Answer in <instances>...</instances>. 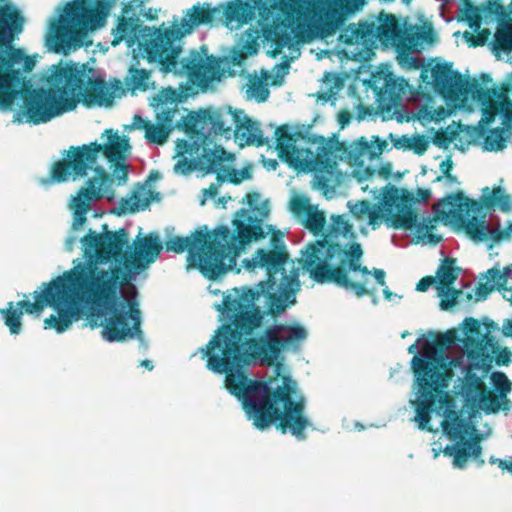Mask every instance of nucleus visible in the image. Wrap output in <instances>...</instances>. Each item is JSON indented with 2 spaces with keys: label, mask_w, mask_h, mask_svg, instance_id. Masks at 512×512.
I'll use <instances>...</instances> for the list:
<instances>
[{
  "label": "nucleus",
  "mask_w": 512,
  "mask_h": 512,
  "mask_svg": "<svg viewBox=\"0 0 512 512\" xmlns=\"http://www.w3.org/2000/svg\"><path fill=\"white\" fill-rule=\"evenodd\" d=\"M176 110L171 108H161L157 112L156 122L160 123L164 127H167L168 131H172L173 122L175 118Z\"/></svg>",
  "instance_id": "47"
},
{
  "label": "nucleus",
  "mask_w": 512,
  "mask_h": 512,
  "mask_svg": "<svg viewBox=\"0 0 512 512\" xmlns=\"http://www.w3.org/2000/svg\"><path fill=\"white\" fill-rule=\"evenodd\" d=\"M417 196L418 197L415 198L412 193H403L401 202L396 205L397 215L389 224L394 228L405 229H410L416 226V231L419 236L424 237L428 234V231L433 228V226L417 224V215L414 213L412 206L416 202L422 204L426 203L429 200L431 193L427 189H418Z\"/></svg>",
  "instance_id": "24"
},
{
  "label": "nucleus",
  "mask_w": 512,
  "mask_h": 512,
  "mask_svg": "<svg viewBox=\"0 0 512 512\" xmlns=\"http://www.w3.org/2000/svg\"><path fill=\"white\" fill-rule=\"evenodd\" d=\"M434 220L445 223H461L467 234L477 242L501 239L499 227H492L476 203H464L462 193L447 196L433 205Z\"/></svg>",
  "instance_id": "13"
},
{
  "label": "nucleus",
  "mask_w": 512,
  "mask_h": 512,
  "mask_svg": "<svg viewBox=\"0 0 512 512\" xmlns=\"http://www.w3.org/2000/svg\"><path fill=\"white\" fill-rule=\"evenodd\" d=\"M177 158L178 160L174 165V170L176 173L185 174L193 169L192 162L188 160L185 156Z\"/></svg>",
  "instance_id": "52"
},
{
  "label": "nucleus",
  "mask_w": 512,
  "mask_h": 512,
  "mask_svg": "<svg viewBox=\"0 0 512 512\" xmlns=\"http://www.w3.org/2000/svg\"><path fill=\"white\" fill-rule=\"evenodd\" d=\"M339 237L354 239V233L352 226L343 216L334 215L324 233V239L308 246L303 253L304 267L311 278L319 283H336L357 296L375 290L369 286L371 275L384 287L386 282L383 270L374 269L370 272L367 267L361 265V245L334 243Z\"/></svg>",
  "instance_id": "5"
},
{
  "label": "nucleus",
  "mask_w": 512,
  "mask_h": 512,
  "mask_svg": "<svg viewBox=\"0 0 512 512\" xmlns=\"http://www.w3.org/2000/svg\"><path fill=\"white\" fill-rule=\"evenodd\" d=\"M379 139L376 138V142ZM382 153V144L368 142L366 139L361 138L353 142L347 152L350 163L354 166L352 175L362 182L370 179L375 174V169H372L369 162L375 159Z\"/></svg>",
  "instance_id": "23"
},
{
  "label": "nucleus",
  "mask_w": 512,
  "mask_h": 512,
  "mask_svg": "<svg viewBox=\"0 0 512 512\" xmlns=\"http://www.w3.org/2000/svg\"><path fill=\"white\" fill-rule=\"evenodd\" d=\"M141 365L150 370L153 369V365H152L151 361H149V360L142 361Z\"/></svg>",
  "instance_id": "64"
},
{
  "label": "nucleus",
  "mask_w": 512,
  "mask_h": 512,
  "mask_svg": "<svg viewBox=\"0 0 512 512\" xmlns=\"http://www.w3.org/2000/svg\"><path fill=\"white\" fill-rule=\"evenodd\" d=\"M235 160L232 153L227 152L221 146H215L213 149H204L202 163L206 165L209 172L217 173L220 176Z\"/></svg>",
  "instance_id": "30"
},
{
  "label": "nucleus",
  "mask_w": 512,
  "mask_h": 512,
  "mask_svg": "<svg viewBox=\"0 0 512 512\" xmlns=\"http://www.w3.org/2000/svg\"><path fill=\"white\" fill-rule=\"evenodd\" d=\"M289 64L287 61L276 65L273 69L274 75L270 74V85H281L284 77L288 74Z\"/></svg>",
  "instance_id": "48"
},
{
  "label": "nucleus",
  "mask_w": 512,
  "mask_h": 512,
  "mask_svg": "<svg viewBox=\"0 0 512 512\" xmlns=\"http://www.w3.org/2000/svg\"><path fill=\"white\" fill-rule=\"evenodd\" d=\"M238 111L230 107L199 110L188 115L185 126L196 136L194 144H204L212 135L230 139L237 123Z\"/></svg>",
  "instance_id": "15"
},
{
  "label": "nucleus",
  "mask_w": 512,
  "mask_h": 512,
  "mask_svg": "<svg viewBox=\"0 0 512 512\" xmlns=\"http://www.w3.org/2000/svg\"><path fill=\"white\" fill-rule=\"evenodd\" d=\"M454 369H458L462 374H465V381H464V384H463V394L465 395L466 399L468 401H476L477 400V397H479V395L484 392V390H486V386H485V383L483 382V380L475 375V374H470L469 372L473 369V368H469L465 371H463L460 367H451V376L449 377V381L451 380L452 376H453V370Z\"/></svg>",
  "instance_id": "35"
},
{
  "label": "nucleus",
  "mask_w": 512,
  "mask_h": 512,
  "mask_svg": "<svg viewBox=\"0 0 512 512\" xmlns=\"http://www.w3.org/2000/svg\"><path fill=\"white\" fill-rule=\"evenodd\" d=\"M431 77L434 89L447 99H456L465 90L461 74L452 69V64H435L431 68Z\"/></svg>",
  "instance_id": "25"
},
{
  "label": "nucleus",
  "mask_w": 512,
  "mask_h": 512,
  "mask_svg": "<svg viewBox=\"0 0 512 512\" xmlns=\"http://www.w3.org/2000/svg\"><path fill=\"white\" fill-rule=\"evenodd\" d=\"M351 115L349 112H340L338 114V121L342 127L347 125L350 122Z\"/></svg>",
  "instance_id": "60"
},
{
  "label": "nucleus",
  "mask_w": 512,
  "mask_h": 512,
  "mask_svg": "<svg viewBox=\"0 0 512 512\" xmlns=\"http://www.w3.org/2000/svg\"><path fill=\"white\" fill-rule=\"evenodd\" d=\"M495 40L502 49L512 50V24L501 26L496 32Z\"/></svg>",
  "instance_id": "46"
},
{
  "label": "nucleus",
  "mask_w": 512,
  "mask_h": 512,
  "mask_svg": "<svg viewBox=\"0 0 512 512\" xmlns=\"http://www.w3.org/2000/svg\"><path fill=\"white\" fill-rule=\"evenodd\" d=\"M217 11L209 3L198 2L184 11L183 16L164 32L158 29L149 30L143 35L144 50L149 60L166 65L168 70L175 69L181 52V47L176 42L190 35L199 26L211 24Z\"/></svg>",
  "instance_id": "11"
},
{
  "label": "nucleus",
  "mask_w": 512,
  "mask_h": 512,
  "mask_svg": "<svg viewBox=\"0 0 512 512\" xmlns=\"http://www.w3.org/2000/svg\"><path fill=\"white\" fill-rule=\"evenodd\" d=\"M112 34L114 36V40L112 41L113 46L118 45L122 41H126L128 46L132 47L137 38V27L132 21L122 18L116 28L112 30Z\"/></svg>",
  "instance_id": "37"
},
{
  "label": "nucleus",
  "mask_w": 512,
  "mask_h": 512,
  "mask_svg": "<svg viewBox=\"0 0 512 512\" xmlns=\"http://www.w3.org/2000/svg\"><path fill=\"white\" fill-rule=\"evenodd\" d=\"M209 345H210V342L207 344V346H206V350H205V349H202V352H205V356H207V357H208L207 362L209 361V358H210L214 353H216V352H218V351H219V348H218V347L212 348V347H209ZM207 367H209V366L207 365ZM208 369H209V370H211L210 368H208Z\"/></svg>",
  "instance_id": "61"
},
{
  "label": "nucleus",
  "mask_w": 512,
  "mask_h": 512,
  "mask_svg": "<svg viewBox=\"0 0 512 512\" xmlns=\"http://www.w3.org/2000/svg\"><path fill=\"white\" fill-rule=\"evenodd\" d=\"M479 331L481 334L488 335V337L493 340L494 345H493V352L490 353V361H493V355L495 354V362L497 365H508L511 362L512 353L507 348H503V349L497 351L498 350L497 341L490 335V331L488 330L487 327H483L480 324ZM491 366H492V362H490L489 367H483L482 369L489 370L491 368Z\"/></svg>",
  "instance_id": "41"
},
{
  "label": "nucleus",
  "mask_w": 512,
  "mask_h": 512,
  "mask_svg": "<svg viewBox=\"0 0 512 512\" xmlns=\"http://www.w3.org/2000/svg\"><path fill=\"white\" fill-rule=\"evenodd\" d=\"M502 334L506 337H512V319L504 320L502 324Z\"/></svg>",
  "instance_id": "58"
},
{
  "label": "nucleus",
  "mask_w": 512,
  "mask_h": 512,
  "mask_svg": "<svg viewBox=\"0 0 512 512\" xmlns=\"http://www.w3.org/2000/svg\"><path fill=\"white\" fill-rule=\"evenodd\" d=\"M437 182H444L447 186H454L458 184V180L455 176H453L451 173L445 176H438L436 178Z\"/></svg>",
  "instance_id": "57"
},
{
  "label": "nucleus",
  "mask_w": 512,
  "mask_h": 512,
  "mask_svg": "<svg viewBox=\"0 0 512 512\" xmlns=\"http://www.w3.org/2000/svg\"><path fill=\"white\" fill-rule=\"evenodd\" d=\"M436 286L449 287L456 280L454 269L448 261H444L436 273Z\"/></svg>",
  "instance_id": "43"
},
{
  "label": "nucleus",
  "mask_w": 512,
  "mask_h": 512,
  "mask_svg": "<svg viewBox=\"0 0 512 512\" xmlns=\"http://www.w3.org/2000/svg\"><path fill=\"white\" fill-rule=\"evenodd\" d=\"M383 294H384L385 298L388 300H390L392 297V293L389 291V289L387 287H385L383 289Z\"/></svg>",
  "instance_id": "63"
},
{
  "label": "nucleus",
  "mask_w": 512,
  "mask_h": 512,
  "mask_svg": "<svg viewBox=\"0 0 512 512\" xmlns=\"http://www.w3.org/2000/svg\"><path fill=\"white\" fill-rule=\"evenodd\" d=\"M462 346L466 348L464 354L449 359L448 366L438 365L437 350L434 345L426 342L421 353L411 360V367L415 375L416 404L414 421L419 428L424 429L429 423L430 411L435 401L440 409L450 407V396L446 391L449 386L451 367H460L463 371L469 368H483L490 366V353L492 344L486 337L470 336L463 340Z\"/></svg>",
  "instance_id": "6"
},
{
  "label": "nucleus",
  "mask_w": 512,
  "mask_h": 512,
  "mask_svg": "<svg viewBox=\"0 0 512 512\" xmlns=\"http://www.w3.org/2000/svg\"><path fill=\"white\" fill-rule=\"evenodd\" d=\"M153 199L151 184L147 181L137 186L131 195L122 201L121 208L123 212L134 213L146 209Z\"/></svg>",
  "instance_id": "31"
},
{
  "label": "nucleus",
  "mask_w": 512,
  "mask_h": 512,
  "mask_svg": "<svg viewBox=\"0 0 512 512\" xmlns=\"http://www.w3.org/2000/svg\"><path fill=\"white\" fill-rule=\"evenodd\" d=\"M70 88L76 94L77 105L82 102L86 106H109L120 91V87L108 84L100 77H96L76 67H67L65 73Z\"/></svg>",
  "instance_id": "16"
},
{
  "label": "nucleus",
  "mask_w": 512,
  "mask_h": 512,
  "mask_svg": "<svg viewBox=\"0 0 512 512\" xmlns=\"http://www.w3.org/2000/svg\"><path fill=\"white\" fill-rule=\"evenodd\" d=\"M290 210L300 216L305 215V227L308 228L314 235H319L324 230L326 222L325 215L318 207L312 205L307 197L295 196L291 199Z\"/></svg>",
  "instance_id": "28"
},
{
  "label": "nucleus",
  "mask_w": 512,
  "mask_h": 512,
  "mask_svg": "<svg viewBox=\"0 0 512 512\" xmlns=\"http://www.w3.org/2000/svg\"><path fill=\"white\" fill-rule=\"evenodd\" d=\"M134 129H141L145 132L148 143L163 144L166 142L170 131L160 123L144 120L140 115H135L132 122Z\"/></svg>",
  "instance_id": "33"
},
{
  "label": "nucleus",
  "mask_w": 512,
  "mask_h": 512,
  "mask_svg": "<svg viewBox=\"0 0 512 512\" xmlns=\"http://www.w3.org/2000/svg\"><path fill=\"white\" fill-rule=\"evenodd\" d=\"M232 136L240 146L255 145L260 147L268 144V138L264 137L260 124L242 110L238 111L237 123Z\"/></svg>",
  "instance_id": "27"
},
{
  "label": "nucleus",
  "mask_w": 512,
  "mask_h": 512,
  "mask_svg": "<svg viewBox=\"0 0 512 512\" xmlns=\"http://www.w3.org/2000/svg\"><path fill=\"white\" fill-rule=\"evenodd\" d=\"M299 287L298 273L295 270H292L289 275H283L278 294L270 295V310L273 313L280 314L290 304H294L295 294Z\"/></svg>",
  "instance_id": "29"
},
{
  "label": "nucleus",
  "mask_w": 512,
  "mask_h": 512,
  "mask_svg": "<svg viewBox=\"0 0 512 512\" xmlns=\"http://www.w3.org/2000/svg\"><path fill=\"white\" fill-rule=\"evenodd\" d=\"M109 7L100 0H71L57 19L49 22L45 36L47 46L55 52L67 53L84 44L88 32L103 27Z\"/></svg>",
  "instance_id": "10"
},
{
  "label": "nucleus",
  "mask_w": 512,
  "mask_h": 512,
  "mask_svg": "<svg viewBox=\"0 0 512 512\" xmlns=\"http://www.w3.org/2000/svg\"><path fill=\"white\" fill-rule=\"evenodd\" d=\"M300 135L292 133L287 125L275 131V145L279 156L300 172H314V186L325 196L333 194L344 180L337 169V143L322 136L312 140L311 147L300 146Z\"/></svg>",
  "instance_id": "7"
},
{
  "label": "nucleus",
  "mask_w": 512,
  "mask_h": 512,
  "mask_svg": "<svg viewBox=\"0 0 512 512\" xmlns=\"http://www.w3.org/2000/svg\"><path fill=\"white\" fill-rule=\"evenodd\" d=\"M444 413L445 419L441 423L443 432L449 438L460 441L446 446L443 453L453 458L452 463L455 468L462 469L466 466L469 457L476 460L480 458L482 448L474 440L462 442L465 436L471 434V430H474V428L464 423L454 412L449 411V408H445Z\"/></svg>",
  "instance_id": "19"
},
{
  "label": "nucleus",
  "mask_w": 512,
  "mask_h": 512,
  "mask_svg": "<svg viewBox=\"0 0 512 512\" xmlns=\"http://www.w3.org/2000/svg\"><path fill=\"white\" fill-rule=\"evenodd\" d=\"M482 100V117L479 120L478 128L483 136V146L488 151L502 150L511 136L508 128H496L485 132L498 113L501 114L503 124L512 125V101L509 100L508 88L501 87L499 90L491 89L486 93L478 91Z\"/></svg>",
  "instance_id": "14"
},
{
  "label": "nucleus",
  "mask_w": 512,
  "mask_h": 512,
  "mask_svg": "<svg viewBox=\"0 0 512 512\" xmlns=\"http://www.w3.org/2000/svg\"><path fill=\"white\" fill-rule=\"evenodd\" d=\"M84 253L91 258L77 263L63 275L34 291V302L19 301L2 309L5 325L11 334L21 331L23 310L37 317L44 307L54 308L57 315L44 320L45 329L58 333L66 331L74 321L80 319L83 304L98 308L103 321L102 338L107 342H120L141 334L140 310L137 289L129 285L123 289L127 279L134 280L153 262L162 250L155 234L138 236L133 247L128 246V234L118 232L96 234L89 232L81 239Z\"/></svg>",
  "instance_id": "1"
},
{
  "label": "nucleus",
  "mask_w": 512,
  "mask_h": 512,
  "mask_svg": "<svg viewBox=\"0 0 512 512\" xmlns=\"http://www.w3.org/2000/svg\"><path fill=\"white\" fill-rule=\"evenodd\" d=\"M499 468L512 474V457L499 460Z\"/></svg>",
  "instance_id": "59"
},
{
  "label": "nucleus",
  "mask_w": 512,
  "mask_h": 512,
  "mask_svg": "<svg viewBox=\"0 0 512 512\" xmlns=\"http://www.w3.org/2000/svg\"><path fill=\"white\" fill-rule=\"evenodd\" d=\"M452 167H453V161L450 157H447L445 160H443L440 163V167H439V169L441 171L440 176H445V175L450 174Z\"/></svg>",
  "instance_id": "55"
},
{
  "label": "nucleus",
  "mask_w": 512,
  "mask_h": 512,
  "mask_svg": "<svg viewBox=\"0 0 512 512\" xmlns=\"http://www.w3.org/2000/svg\"><path fill=\"white\" fill-rule=\"evenodd\" d=\"M331 85L328 90L329 97L336 94L341 89V82L339 77L334 73H326L323 78V86Z\"/></svg>",
  "instance_id": "49"
},
{
  "label": "nucleus",
  "mask_w": 512,
  "mask_h": 512,
  "mask_svg": "<svg viewBox=\"0 0 512 512\" xmlns=\"http://www.w3.org/2000/svg\"><path fill=\"white\" fill-rule=\"evenodd\" d=\"M222 181H228L230 183L239 184L242 181L249 180L252 178L250 167H244L241 169H226L221 175Z\"/></svg>",
  "instance_id": "45"
},
{
  "label": "nucleus",
  "mask_w": 512,
  "mask_h": 512,
  "mask_svg": "<svg viewBox=\"0 0 512 512\" xmlns=\"http://www.w3.org/2000/svg\"><path fill=\"white\" fill-rule=\"evenodd\" d=\"M126 84L132 91H146L150 86V72L145 69L131 68L126 79Z\"/></svg>",
  "instance_id": "40"
},
{
  "label": "nucleus",
  "mask_w": 512,
  "mask_h": 512,
  "mask_svg": "<svg viewBox=\"0 0 512 512\" xmlns=\"http://www.w3.org/2000/svg\"><path fill=\"white\" fill-rule=\"evenodd\" d=\"M25 18L17 6L10 0H2V106L7 102L5 90L23 86L21 73L31 72L35 66V58L28 56L24 49L15 48L13 42L24 30Z\"/></svg>",
  "instance_id": "12"
},
{
  "label": "nucleus",
  "mask_w": 512,
  "mask_h": 512,
  "mask_svg": "<svg viewBox=\"0 0 512 512\" xmlns=\"http://www.w3.org/2000/svg\"><path fill=\"white\" fill-rule=\"evenodd\" d=\"M474 402L486 413H495L500 409L506 410L509 408V402L500 399L499 395H495L487 390H484Z\"/></svg>",
  "instance_id": "39"
},
{
  "label": "nucleus",
  "mask_w": 512,
  "mask_h": 512,
  "mask_svg": "<svg viewBox=\"0 0 512 512\" xmlns=\"http://www.w3.org/2000/svg\"><path fill=\"white\" fill-rule=\"evenodd\" d=\"M482 280L474 292L473 297L476 301L486 299L490 292L497 289L504 299L512 303V285H509L512 280V265L502 270L496 267L489 269Z\"/></svg>",
  "instance_id": "26"
},
{
  "label": "nucleus",
  "mask_w": 512,
  "mask_h": 512,
  "mask_svg": "<svg viewBox=\"0 0 512 512\" xmlns=\"http://www.w3.org/2000/svg\"><path fill=\"white\" fill-rule=\"evenodd\" d=\"M106 138L102 144L91 142L88 145L71 147L63 161L57 162L51 171V178L44 183L65 182L76 180L87 174L97 162L100 152L114 164V174L119 179H125L128 171V158L131 146L125 136L107 129L102 134Z\"/></svg>",
  "instance_id": "9"
},
{
  "label": "nucleus",
  "mask_w": 512,
  "mask_h": 512,
  "mask_svg": "<svg viewBox=\"0 0 512 512\" xmlns=\"http://www.w3.org/2000/svg\"><path fill=\"white\" fill-rule=\"evenodd\" d=\"M482 200L484 204L497 206L502 211H509L512 208L511 199L501 186L495 187L493 190L485 188L483 190Z\"/></svg>",
  "instance_id": "38"
},
{
  "label": "nucleus",
  "mask_w": 512,
  "mask_h": 512,
  "mask_svg": "<svg viewBox=\"0 0 512 512\" xmlns=\"http://www.w3.org/2000/svg\"><path fill=\"white\" fill-rule=\"evenodd\" d=\"M107 176L103 168L96 169V177L89 179L86 187L73 197L70 209L73 212V228L79 229L86 221V214L93 203L105 196Z\"/></svg>",
  "instance_id": "22"
},
{
  "label": "nucleus",
  "mask_w": 512,
  "mask_h": 512,
  "mask_svg": "<svg viewBox=\"0 0 512 512\" xmlns=\"http://www.w3.org/2000/svg\"><path fill=\"white\" fill-rule=\"evenodd\" d=\"M412 135H403L395 142V146L398 148L410 149Z\"/></svg>",
  "instance_id": "56"
},
{
  "label": "nucleus",
  "mask_w": 512,
  "mask_h": 512,
  "mask_svg": "<svg viewBox=\"0 0 512 512\" xmlns=\"http://www.w3.org/2000/svg\"><path fill=\"white\" fill-rule=\"evenodd\" d=\"M429 146V141L421 135H412L410 150L417 154H423Z\"/></svg>",
  "instance_id": "50"
},
{
  "label": "nucleus",
  "mask_w": 512,
  "mask_h": 512,
  "mask_svg": "<svg viewBox=\"0 0 512 512\" xmlns=\"http://www.w3.org/2000/svg\"><path fill=\"white\" fill-rule=\"evenodd\" d=\"M75 243V238H69L66 240V247L68 250H72L73 249V245Z\"/></svg>",
  "instance_id": "62"
},
{
  "label": "nucleus",
  "mask_w": 512,
  "mask_h": 512,
  "mask_svg": "<svg viewBox=\"0 0 512 512\" xmlns=\"http://www.w3.org/2000/svg\"><path fill=\"white\" fill-rule=\"evenodd\" d=\"M222 183H223L222 179L220 178V176H218V179H217L216 183H212L209 186V188L203 189L202 190V199L200 201V205L203 206V205H205L207 200L215 198L216 195L218 194V189H219V187L221 186Z\"/></svg>",
  "instance_id": "51"
},
{
  "label": "nucleus",
  "mask_w": 512,
  "mask_h": 512,
  "mask_svg": "<svg viewBox=\"0 0 512 512\" xmlns=\"http://www.w3.org/2000/svg\"><path fill=\"white\" fill-rule=\"evenodd\" d=\"M288 260L286 245L283 235L280 232L274 233L269 246L259 248L251 258L243 260V267L249 272H256L259 269L266 270L269 276L284 269Z\"/></svg>",
  "instance_id": "21"
},
{
  "label": "nucleus",
  "mask_w": 512,
  "mask_h": 512,
  "mask_svg": "<svg viewBox=\"0 0 512 512\" xmlns=\"http://www.w3.org/2000/svg\"><path fill=\"white\" fill-rule=\"evenodd\" d=\"M490 379L493 387L500 396V399H504L506 402H509L507 396L512 390V382L508 379L506 374L500 371H495L491 373Z\"/></svg>",
  "instance_id": "42"
},
{
  "label": "nucleus",
  "mask_w": 512,
  "mask_h": 512,
  "mask_svg": "<svg viewBox=\"0 0 512 512\" xmlns=\"http://www.w3.org/2000/svg\"><path fill=\"white\" fill-rule=\"evenodd\" d=\"M480 323L473 319V318H467L463 321V335L462 337H457L456 331L449 330L445 333L438 334L433 341H429L427 339L419 338L415 344H412L408 348L409 353H416L414 355L418 356L423 346L426 342L434 345L435 349L437 350V358H438V365H448V361L451 358L458 357L462 354H464V348L462 346V342L465 339H468L470 336H478L480 337H486L487 340L494 345L493 340L488 337L486 334H481L479 331ZM493 350L491 351V353Z\"/></svg>",
  "instance_id": "18"
},
{
  "label": "nucleus",
  "mask_w": 512,
  "mask_h": 512,
  "mask_svg": "<svg viewBox=\"0 0 512 512\" xmlns=\"http://www.w3.org/2000/svg\"><path fill=\"white\" fill-rule=\"evenodd\" d=\"M350 212L352 215L360 220L365 221L368 225L375 229L382 223L383 220V209L379 205H373L372 207L366 201H360L353 205H350Z\"/></svg>",
  "instance_id": "34"
},
{
  "label": "nucleus",
  "mask_w": 512,
  "mask_h": 512,
  "mask_svg": "<svg viewBox=\"0 0 512 512\" xmlns=\"http://www.w3.org/2000/svg\"><path fill=\"white\" fill-rule=\"evenodd\" d=\"M364 0H235L225 8L227 23H248L256 11L271 19V34L277 49L288 48L289 57L300 55V45L316 38L334 35L349 14Z\"/></svg>",
  "instance_id": "3"
},
{
  "label": "nucleus",
  "mask_w": 512,
  "mask_h": 512,
  "mask_svg": "<svg viewBox=\"0 0 512 512\" xmlns=\"http://www.w3.org/2000/svg\"><path fill=\"white\" fill-rule=\"evenodd\" d=\"M346 42L365 47L374 45L377 41L383 45L399 47L403 40V31L398 26L393 15H386L377 23H358L350 25L343 35Z\"/></svg>",
  "instance_id": "17"
},
{
  "label": "nucleus",
  "mask_w": 512,
  "mask_h": 512,
  "mask_svg": "<svg viewBox=\"0 0 512 512\" xmlns=\"http://www.w3.org/2000/svg\"><path fill=\"white\" fill-rule=\"evenodd\" d=\"M166 72L181 73L200 87H208L221 76L220 62L213 56H208L200 52H191L187 57L177 60L176 68L168 70L166 65H162Z\"/></svg>",
  "instance_id": "20"
},
{
  "label": "nucleus",
  "mask_w": 512,
  "mask_h": 512,
  "mask_svg": "<svg viewBox=\"0 0 512 512\" xmlns=\"http://www.w3.org/2000/svg\"><path fill=\"white\" fill-rule=\"evenodd\" d=\"M248 209H241L233 220V232L220 226L211 232L196 231L190 236L174 237L166 242L167 251H188V268H198L202 274L215 279L237 266V258L245 246L262 235L261 222L268 216L267 201L259 193L245 196Z\"/></svg>",
  "instance_id": "4"
},
{
  "label": "nucleus",
  "mask_w": 512,
  "mask_h": 512,
  "mask_svg": "<svg viewBox=\"0 0 512 512\" xmlns=\"http://www.w3.org/2000/svg\"><path fill=\"white\" fill-rule=\"evenodd\" d=\"M435 283L436 284V280L435 278L433 277H424L422 278L418 283H417V286H416V290L417 291H420V292H425L429 289V287Z\"/></svg>",
  "instance_id": "54"
},
{
  "label": "nucleus",
  "mask_w": 512,
  "mask_h": 512,
  "mask_svg": "<svg viewBox=\"0 0 512 512\" xmlns=\"http://www.w3.org/2000/svg\"><path fill=\"white\" fill-rule=\"evenodd\" d=\"M66 72L67 67H62L52 75V87L30 90V80L26 77L28 72L23 71L21 73L23 86L18 89L11 84V87L5 90L4 95L8 97V100L2 106V110H13L15 107L25 108L22 115L20 113L14 115V121L22 122L25 118L26 122L33 124L46 123L74 110L77 107V95L68 84Z\"/></svg>",
  "instance_id": "8"
},
{
  "label": "nucleus",
  "mask_w": 512,
  "mask_h": 512,
  "mask_svg": "<svg viewBox=\"0 0 512 512\" xmlns=\"http://www.w3.org/2000/svg\"><path fill=\"white\" fill-rule=\"evenodd\" d=\"M192 150V144L187 140H178L176 142V154L175 157H183L186 154L190 153Z\"/></svg>",
  "instance_id": "53"
},
{
  "label": "nucleus",
  "mask_w": 512,
  "mask_h": 512,
  "mask_svg": "<svg viewBox=\"0 0 512 512\" xmlns=\"http://www.w3.org/2000/svg\"><path fill=\"white\" fill-rule=\"evenodd\" d=\"M275 280L260 282L254 288L234 289L224 296L223 303L215 307L231 321V326L223 325L210 340L209 347H218L208 361L214 373H227L225 385L237 397L248 418L258 429L271 424L290 431L299 439L304 438V430L310 425L305 415V399L297 389L294 380L283 377L281 384L271 396L267 384L250 380L243 370L245 365L259 360L270 364L278 359L282 350H298L307 338L303 326L276 324L268 328L260 342L249 338L260 327L263 315L255 305L260 296L270 295Z\"/></svg>",
  "instance_id": "2"
},
{
  "label": "nucleus",
  "mask_w": 512,
  "mask_h": 512,
  "mask_svg": "<svg viewBox=\"0 0 512 512\" xmlns=\"http://www.w3.org/2000/svg\"><path fill=\"white\" fill-rule=\"evenodd\" d=\"M270 78L268 71H262L260 76H249L243 87L246 99L255 100L259 103L265 102L270 94L268 89Z\"/></svg>",
  "instance_id": "32"
},
{
  "label": "nucleus",
  "mask_w": 512,
  "mask_h": 512,
  "mask_svg": "<svg viewBox=\"0 0 512 512\" xmlns=\"http://www.w3.org/2000/svg\"><path fill=\"white\" fill-rule=\"evenodd\" d=\"M438 296L441 298L440 307L443 310L452 308L456 303L461 291L449 287L436 286Z\"/></svg>",
  "instance_id": "44"
},
{
  "label": "nucleus",
  "mask_w": 512,
  "mask_h": 512,
  "mask_svg": "<svg viewBox=\"0 0 512 512\" xmlns=\"http://www.w3.org/2000/svg\"><path fill=\"white\" fill-rule=\"evenodd\" d=\"M416 115L423 121L439 122L445 119L449 112L442 105L436 106L431 98H426L425 102L417 107Z\"/></svg>",
  "instance_id": "36"
}]
</instances>
